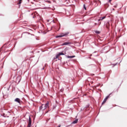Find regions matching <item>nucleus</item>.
Listing matches in <instances>:
<instances>
[{"mask_svg": "<svg viewBox=\"0 0 127 127\" xmlns=\"http://www.w3.org/2000/svg\"><path fill=\"white\" fill-rule=\"evenodd\" d=\"M43 107V111H44V110H46L47 108H49V102H47L46 104H42Z\"/></svg>", "mask_w": 127, "mask_h": 127, "instance_id": "nucleus-1", "label": "nucleus"}, {"mask_svg": "<svg viewBox=\"0 0 127 127\" xmlns=\"http://www.w3.org/2000/svg\"><path fill=\"white\" fill-rule=\"evenodd\" d=\"M66 35H68V33H62L59 35L56 36V38H59V37H63L64 36H66Z\"/></svg>", "mask_w": 127, "mask_h": 127, "instance_id": "nucleus-2", "label": "nucleus"}, {"mask_svg": "<svg viewBox=\"0 0 127 127\" xmlns=\"http://www.w3.org/2000/svg\"><path fill=\"white\" fill-rule=\"evenodd\" d=\"M110 96H111V94H110L108 96H107L106 98H105V99L104 100V101H103L102 105H104V104H105V103H106L107 102V100H108L109 98H110Z\"/></svg>", "mask_w": 127, "mask_h": 127, "instance_id": "nucleus-3", "label": "nucleus"}, {"mask_svg": "<svg viewBox=\"0 0 127 127\" xmlns=\"http://www.w3.org/2000/svg\"><path fill=\"white\" fill-rule=\"evenodd\" d=\"M31 127V118H30V116H29L27 127Z\"/></svg>", "mask_w": 127, "mask_h": 127, "instance_id": "nucleus-4", "label": "nucleus"}, {"mask_svg": "<svg viewBox=\"0 0 127 127\" xmlns=\"http://www.w3.org/2000/svg\"><path fill=\"white\" fill-rule=\"evenodd\" d=\"M20 80H21V76H18L16 78L17 82H18V83H19V82H20Z\"/></svg>", "mask_w": 127, "mask_h": 127, "instance_id": "nucleus-5", "label": "nucleus"}, {"mask_svg": "<svg viewBox=\"0 0 127 127\" xmlns=\"http://www.w3.org/2000/svg\"><path fill=\"white\" fill-rule=\"evenodd\" d=\"M14 101L15 102H16L19 104H20V103H21V101H20V99L19 98H16Z\"/></svg>", "mask_w": 127, "mask_h": 127, "instance_id": "nucleus-6", "label": "nucleus"}, {"mask_svg": "<svg viewBox=\"0 0 127 127\" xmlns=\"http://www.w3.org/2000/svg\"><path fill=\"white\" fill-rule=\"evenodd\" d=\"M69 44H71L70 42H64L63 44H62V46H64V45H69Z\"/></svg>", "mask_w": 127, "mask_h": 127, "instance_id": "nucleus-7", "label": "nucleus"}, {"mask_svg": "<svg viewBox=\"0 0 127 127\" xmlns=\"http://www.w3.org/2000/svg\"><path fill=\"white\" fill-rule=\"evenodd\" d=\"M106 25L107 29H109V28H110V23L109 22L106 23Z\"/></svg>", "mask_w": 127, "mask_h": 127, "instance_id": "nucleus-8", "label": "nucleus"}, {"mask_svg": "<svg viewBox=\"0 0 127 127\" xmlns=\"http://www.w3.org/2000/svg\"><path fill=\"white\" fill-rule=\"evenodd\" d=\"M106 16L100 17V18L98 20V21H100V20H103V19H105Z\"/></svg>", "mask_w": 127, "mask_h": 127, "instance_id": "nucleus-9", "label": "nucleus"}, {"mask_svg": "<svg viewBox=\"0 0 127 127\" xmlns=\"http://www.w3.org/2000/svg\"><path fill=\"white\" fill-rule=\"evenodd\" d=\"M74 57H75V56H67V58H71V59L74 58Z\"/></svg>", "mask_w": 127, "mask_h": 127, "instance_id": "nucleus-10", "label": "nucleus"}, {"mask_svg": "<svg viewBox=\"0 0 127 127\" xmlns=\"http://www.w3.org/2000/svg\"><path fill=\"white\" fill-rule=\"evenodd\" d=\"M77 123H78V119H76L73 122H72V124H77Z\"/></svg>", "mask_w": 127, "mask_h": 127, "instance_id": "nucleus-11", "label": "nucleus"}, {"mask_svg": "<svg viewBox=\"0 0 127 127\" xmlns=\"http://www.w3.org/2000/svg\"><path fill=\"white\" fill-rule=\"evenodd\" d=\"M60 56L59 55V54L57 55L56 56V57L54 58V60H55V59H58V58H59V57H60Z\"/></svg>", "mask_w": 127, "mask_h": 127, "instance_id": "nucleus-12", "label": "nucleus"}, {"mask_svg": "<svg viewBox=\"0 0 127 127\" xmlns=\"http://www.w3.org/2000/svg\"><path fill=\"white\" fill-rule=\"evenodd\" d=\"M22 2V0H19L18 1V2L17 3V4H20Z\"/></svg>", "mask_w": 127, "mask_h": 127, "instance_id": "nucleus-13", "label": "nucleus"}, {"mask_svg": "<svg viewBox=\"0 0 127 127\" xmlns=\"http://www.w3.org/2000/svg\"><path fill=\"white\" fill-rule=\"evenodd\" d=\"M59 55L61 56V55H64V53H59Z\"/></svg>", "mask_w": 127, "mask_h": 127, "instance_id": "nucleus-14", "label": "nucleus"}, {"mask_svg": "<svg viewBox=\"0 0 127 127\" xmlns=\"http://www.w3.org/2000/svg\"><path fill=\"white\" fill-rule=\"evenodd\" d=\"M95 33H97V34H100V32L99 31H95Z\"/></svg>", "mask_w": 127, "mask_h": 127, "instance_id": "nucleus-15", "label": "nucleus"}, {"mask_svg": "<svg viewBox=\"0 0 127 127\" xmlns=\"http://www.w3.org/2000/svg\"><path fill=\"white\" fill-rule=\"evenodd\" d=\"M40 110H43V106H42H42L40 107Z\"/></svg>", "mask_w": 127, "mask_h": 127, "instance_id": "nucleus-16", "label": "nucleus"}, {"mask_svg": "<svg viewBox=\"0 0 127 127\" xmlns=\"http://www.w3.org/2000/svg\"><path fill=\"white\" fill-rule=\"evenodd\" d=\"M83 7H84V9H85V10L87 9V8H86V6H85V4H84Z\"/></svg>", "mask_w": 127, "mask_h": 127, "instance_id": "nucleus-17", "label": "nucleus"}, {"mask_svg": "<svg viewBox=\"0 0 127 127\" xmlns=\"http://www.w3.org/2000/svg\"><path fill=\"white\" fill-rule=\"evenodd\" d=\"M109 2H111L112 1V0H109Z\"/></svg>", "mask_w": 127, "mask_h": 127, "instance_id": "nucleus-18", "label": "nucleus"}, {"mask_svg": "<svg viewBox=\"0 0 127 127\" xmlns=\"http://www.w3.org/2000/svg\"><path fill=\"white\" fill-rule=\"evenodd\" d=\"M48 2L49 3H50V1H48Z\"/></svg>", "mask_w": 127, "mask_h": 127, "instance_id": "nucleus-19", "label": "nucleus"}, {"mask_svg": "<svg viewBox=\"0 0 127 127\" xmlns=\"http://www.w3.org/2000/svg\"><path fill=\"white\" fill-rule=\"evenodd\" d=\"M117 6H118V5H115V7H117Z\"/></svg>", "mask_w": 127, "mask_h": 127, "instance_id": "nucleus-20", "label": "nucleus"}, {"mask_svg": "<svg viewBox=\"0 0 127 127\" xmlns=\"http://www.w3.org/2000/svg\"><path fill=\"white\" fill-rule=\"evenodd\" d=\"M95 25H97V23H95Z\"/></svg>", "mask_w": 127, "mask_h": 127, "instance_id": "nucleus-21", "label": "nucleus"}]
</instances>
